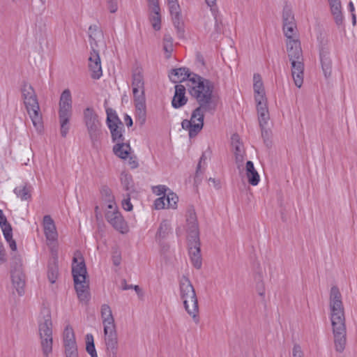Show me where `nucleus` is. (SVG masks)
<instances>
[{"instance_id": "obj_1", "label": "nucleus", "mask_w": 357, "mask_h": 357, "mask_svg": "<svg viewBox=\"0 0 357 357\" xmlns=\"http://www.w3.org/2000/svg\"><path fill=\"white\" fill-rule=\"evenodd\" d=\"M330 310L335 349L342 352L346 344V326L342 295L337 286L331 289Z\"/></svg>"}, {"instance_id": "obj_2", "label": "nucleus", "mask_w": 357, "mask_h": 357, "mask_svg": "<svg viewBox=\"0 0 357 357\" xmlns=\"http://www.w3.org/2000/svg\"><path fill=\"white\" fill-rule=\"evenodd\" d=\"M72 275L78 298L82 302L89 300V284L86 282V267L80 252L75 254L73 259Z\"/></svg>"}, {"instance_id": "obj_3", "label": "nucleus", "mask_w": 357, "mask_h": 357, "mask_svg": "<svg viewBox=\"0 0 357 357\" xmlns=\"http://www.w3.org/2000/svg\"><path fill=\"white\" fill-rule=\"evenodd\" d=\"M101 318L104 326V336L107 352L109 356L116 357L118 350L117 333L112 310L107 304H103L101 306Z\"/></svg>"}, {"instance_id": "obj_4", "label": "nucleus", "mask_w": 357, "mask_h": 357, "mask_svg": "<svg viewBox=\"0 0 357 357\" xmlns=\"http://www.w3.org/2000/svg\"><path fill=\"white\" fill-rule=\"evenodd\" d=\"M21 92L24 106L33 126L37 130H41L43 128L42 114L33 87L27 82H24L21 88Z\"/></svg>"}, {"instance_id": "obj_5", "label": "nucleus", "mask_w": 357, "mask_h": 357, "mask_svg": "<svg viewBox=\"0 0 357 357\" xmlns=\"http://www.w3.org/2000/svg\"><path fill=\"white\" fill-rule=\"evenodd\" d=\"M287 49L291 64V75L294 84L301 88L303 83L304 64L300 42L297 40H289L287 43Z\"/></svg>"}, {"instance_id": "obj_6", "label": "nucleus", "mask_w": 357, "mask_h": 357, "mask_svg": "<svg viewBox=\"0 0 357 357\" xmlns=\"http://www.w3.org/2000/svg\"><path fill=\"white\" fill-rule=\"evenodd\" d=\"M180 296L183 301V305L188 314L191 316L193 321L198 324L199 318L198 317L199 306L198 301L195 288L193 287L189 278L183 276L180 280Z\"/></svg>"}, {"instance_id": "obj_7", "label": "nucleus", "mask_w": 357, "mask_h": 357, "mask_svg": "<svg viewBox=\"0 0 357 357\" xmlns=\"http://www.w3.org/2000/svg\"><path fill=\"white\" fill-rule=\"evenodd\" d=\"M38 331L43 355L47 357L52 351V321L50 311L44 308L38 319Z\"/></svg>"}, {"instance_id": "obj_8", "label": "nucleus", "mask_w": 357, "mask_h": 357, "mask_svg": "<svg viewBox=\"0 0 357 357\" xmlns=\"http://www.w3.org/2000/svg\"><path fill=\"white\" fill-rule=\"evenodd\" d=\"M83 123L93 146H96L102 135V125L98 114L93 107H88L84 109Z\"/></svg>"}, {"instance_id": "obj_9", "label": "nucleus", "mask_w": 357, "mask_h": 357, "mask_svg": "<svg viewBox=\"0 0 357 357\" xmlns=\"http://www.w3.org/2000/svg\"><path fill=\"white\" fill-rule=\"evenodd\" d=\"M188 91L190 95L196 100L202 98L206 92L213 94L214 85L209 79H205L197 74H193L187 84Z\"/></svg>"}, {"instance_id": "obj_10", "label": "nucleus", "mask_w": 357, "mask_h": 357, "mask_svg": "<svg viewBox=\"0 0 357 357\" xmlns=\"http://www.w3.org/2000/svg\"><path fill=\"white\" fill-rule=\"evenodd\" d=\"M135 107L136 118L140 125H144L146 120V105L145 90L132 89Z\"/></svg>"}, {"instance_id": "obj_11", "label": "nucleus", "mask_w": 357, "mask_h": 357, "mask_svg": "<svg viewBox=\"0 0 357 357\" xmlns=\"http://www.w3.org/2000/svg\"><path fill=\"white\" fill-rule=\"evenodd\" d=\"M213 94L210 95L209 92H206L202 98L197 100L199 106L192 112V120L195 119L199 115H204V113L208 112L213 114L215 110L216 105L212 100Z\"/></svg>"}, {"instance_id": "obj_12", "label": "nucleus", "mask_w": 357, "mask_h": 357, "mask_svg": "<svg viewBox=\"0 0 357 357\" xmlns=\"http://www.w3.org/2000/svg\"><path fill=\"white\" fill-rule=\"evenodd\" d=\"M106 220L112 227L121 234H126L128 231V226L121 212H105Z\"/></svg>"}, {"instance_id": "obj_13", "label": "nucleus", "mask_w": 357, "mask_h": 357, "mask_svg": "<svg viewBox=\"0 0 357 357\" xmlns=\"http://www.w3.org/2000/svg\"><path fill=\"white\" fill-rule=\"evenodd\" d=\"M169 13L172 16L173 24L176 29L178 38H182L184 37V23L182 20L181 8L178 3L169 5Z\"/></svg>"}, {"instance_id": "obj_14", "label": "nucleus", "mask_w": 357, "mask_h": 357, "mask_svg": "<svg viewBox=\"0 0 357 357\" xmlns=\"http://www.w3.org/2000/svg\"><path fill=\"white\" fill-rule=\"evenodd\" d=\"M13 260L15 263V269L11 272V280L14 288L20 296L24 293V287L25 285L24 275L17 269V266L20 265V259L19 257L15 256Z\"/></svg>"}, {"instance_id": "obj_15", "label": "nucleus", "mask_w": 357, "mask_h": 357, "mask_svg": "<svg viewBox=\"0 0 357 357\" xmlns=\"http://www.w3.org/2000/svg\"><path fill=\"white\" fill-rule=\"evenodd\" d=\"M89 68L91 72V77L94 79H98L102 75L101 61L99 52L96 49H91V54L89 58Z\"/></svg>"}, {"instance_id": "obj_16", "label": "nucleus", "mask_w": 357, "mask_h": 357, "mask_svg": "<svg viewBox=\"0 0 357 357\" xmlns=\"http://www.w3.org/2000/svg\"><path fill=\"white\" fill-rule=\"evenodd\" d=\"M186 222L188 236L195 238L199 236L197 215L193 207H190L186 213Z\"/></svg>"}, {"instance_id": "obj_17", "label": "nucleus", "mask_w": 357, "mask_h": 357, "mask_svg": "<svg viewBox=\"0 0 357 357\" xmlns=\"http://www.w3.org/2000/svg\"><path fill=\"white\" fill-rule=\"evenodd\" d=\"M44 233L47 241L54 242L57 240L58 234L53 219L50 215L43 217Z\"/></svg>"}, {"instance_id": "obj_18", "label": "nucleus", "mask_w": 357, "mask_h": 357, "mask_svg": "<svg viewBox=\"0 0 357 357\" xmlns=\"http://www.w3.org/2000/svg\"><path fill=\"white\" fill-rule=\"evenodd\" d=\"M174 95L172 100V105L174 109H178L184 106L188 102V98L185 96L186 89L182 84L175 86Z\"/></svg>"}, {"instance_id": "obj_19", "label": "nucleus", "mask_w": 357, "mask_h": 357, "mask_svg": "<svg viewBox=\"0 0 357 357\" xmlns=\"http://www.w3.org/2000/svg\"><path fill=\"white\" fill-rule=\"evenodd\" d=\"M59 114L72 115V96L69 89H65L61 95Z\"/></svg>"}, {"instance_id": "obj_20", "label": "nucleus", "mask_w": 357, "mask_h": 357, "mask_svg": "<svg viewBox=\"0 0 357 357\" xmlns=\"http://www.w3.org/2000/svg\"><path fill=\"white\" fill-rule=\"evenodd\" d=\"M194 73H191L187 68H179L172 69L169 75L170 80L174 83L181 82L188 80L192 77Z\"/></svg>"}, {"instance_id": "obj_21", "label": "nucleus", "mask_w": 357, "mask_h": 357, "mask_svg": "<svg viewBox=\"0 0 357 357\" xmlns=\"http://www.w3.org/2000/svg\"><path fill=\"white\" fill-rule=\"evenodd\" d=\"M254 84H253V90L255 92V102L265 101L267 100L265 96V91L263 84V82L261 80V76L259 74H255L253 77Z\"/></svg>"}, {"instance_id": "obj_22", "label": "nucleus", "mask_w": 357, "mask_h": 357, "mask_svg": "<svg viewBox=\"0 0 357 357\" xmlns=\"http://www.w3.org/2000/svg\"><path fill=\"white\" fill-rule=\"evenodd\" d=\"M256 103L259 126H266L270 119L267 107V100H259V102H257Z\"/></svg>"}, {"instance_id": "obj_23", "label": "nucleus", "mask_w": 357, "mask_h": 357, "mask_svg": "<svg viewBox=\"0 0 357 357\" xmlns=\"http://www.w3.org/2000/svg\"><path fill=\"white\" fill-rule=\"evenodd\" d=\"M331 11L337 25L343 22L344 17L342 13V6L340 0H328Z\"/></svg>"}, {"instance_id": "obj_24", "label": "nucleus", "mask_w": 357, "mask_h": 357, "mask_svg": "<svg viewBox=\"0 0 357 357\" xmlns=\"http://www.w3.org/2000/svg\"><path fill=\"white\" fill-rule=\"evenodd\" d=\"M319 56L323 73L325 77L328 78L331 76L332 72V63L329 57V53L327 50L322 49L320 51Z\"/></svg>"}, {"instance_id": "obj_25", "label": "nucleus", "mask_w": 357, "mask_h": 357, "mask_svg": "<svg viewBox=\"0 0 357 357\" xmlns=\"http://www.w3.org/2000/svg\"><path fill=\"white\" fill-rule=\"evenodd\" d=\"M13 192L22 201H29L31 199L32 187L27 183L17 186Z\"/></svg>"}, {"instance_id": "obj_26", "label": "nucleus", "mask_w": 357, "mask_h": 357, "mask_svg": "<svg viewBox=\"0 0 357 357\" xmlns=\"http://www.w3.org/2000/svg\"><path fill=\"white\" fill-rule=\"evenodd\" d=\"M107 127L110 131L113 142L116 144L125 141V137L123 136L124 126L123 123L122 126L119 124H110Z\"/></svg>"}, {"instance_id": "obj_27", "label": "nucleus", "mask_w": 357, "mask_h": 357, "mask_svg": "<svg viewBox=\"0 0 357 357\" xmlns=\"http://www.w3.org/2000/svg\"><path fill=\"white\" fill-rule=\"evenodd\" d=\"M130 146L129 143L124 142L116 143L113 146L114 153L121 159H126L128 158L130 151Z\"/></svg>"}, {"instance_id": "obj_28", "label": "nucleus", "mask_w": 357, "mask_h": 357, "mask_svg": "<svg viewBox=\"0 0 357 357\" xmlns=\"http://www.w3.org/2000/svg\"><path fill=\"white\" fill-rule=\"evenodd\" d=\"M231 145L234 148V155L236 162L243 160V145L240 142V137L238 134H233L231 136Z\"/></svg>"}, {"instance_id": "obj_29", "label": "nucleus", "mask_w": 357, "mask_h": 357, "mask_svg": "<svg viewBox=\"0 0 357 357\" xmlns=\"http://www.w3.org/2000/svg\"><path fill=\"white\" fill-rule=\"evenodd\" d=\"M59 275V267L57 264V257H53L50 260L47 266V278L49 281L54 284Z\"/></svg>"}, {"instance_id": "obj_30", "label": "nucleus", "mask_w": 357, "mask_h": 357, "mask_svg": "<svg viewBox=\"0 0 357 357\" xmlns=\"http://www.w3.org/2000/svg\"><path fill=\"white\" fill-rule=\"evenodd\" d=\"M132 89L145 90L144 79L140 70L136 69L132 74Z\"/></svg>"}, {"instance_id": "obj_31", "label": "nucleus", "mask_w": 357, "mask_h": 357, "mask_svg": "<svg viewBox=\"0 0 357 357\" xmlns=\"http://www.w3.org/2000/svg\"><path fill=\"white\" fill-rule=\"evenodd\" d=\"M188 252L189 256H196L201 255V250H200V240L199 236H197V239L195 238H191L188 236Z\"/></svg>"}, {"instance_id": "obj_32", "label": "nucleus", "mask_w": 357, "mask_h": 357, "mask_svg": "<svg viewBox=\"0 0 357 357\" xmlns=\"http://www.w3.org/2000/svg\"><path fill=\"white\" fill-rule=\"evenodd\" d=\"M197 120L198 121L199 123H195V119H193V121L192 122L191 124V128L188 133L190 138H193L196 137L203 128L204 115H199V116H197Z\"/></svg>"}, {"instance_id": "obj_33", "label": "nucleus", "mask_w": 357, "mask_h": 357, "mask_svg": "<svg viewBox=\"0 0 357 357\" xmlns=\"http://www.w3.org/2000/svg\"><path fill=\"white\" fill-rule=\"evenodd\" d=\"M100 36L101 33L96 25H91L89 26V37L91 49H96L98 47L97 39Z\"/></svg>"}, {"instance_id": "obj_34", "label": "nucleus", "mask_w": 357, "mask_h": 357, "mask_svg": "<svg viewBox=\"0 0 357 357\" xmlns=\"http://www.w3.org/2000/svg\"><path fill=\"white\" fill-rule=\"evenodd\" d=\"M71 115L59 114V121L61 124V135L63 137H66L69 129V121Z\"/></svg>"}, {"instance_id": "obj_35", "label": "nucleus", "mask_w": 357, "mask_h": 357, "mask_svg": "<svg viewBox=\"0 0 357 357\" xmlns=\"http://www.w3.org/2000/svg\"><path fill=\"white\" fill-rule=\"evenodd\" d=\"M149 20L151 23L153 28L155 31H159L161 29L160 10H151Z\"/></svg>"}, {"instance_id": "obj_36", "label": "nucleus", "mask_w": 357, "mask_h": 357, "mask_svg": "<svg viewBox=\"0 0 357 357\" xmlns=\"http://www.w3.org/2000/svg\"><path fill=\"white\" fill-rule=\"evenodd\" d=\"M76 344V341L73 329L70 326H67L63 331V344L64 346H70V344Z\"/></svg>"}, {"instance_id": "obj_37", "label": "nucleus", "mask_w": 357, "mask_h": 357, "mask_svg": "<svg viewBox=\"0 0 357 357\" xmlns=\"http://www.w3.org/2000/svg\"><path fill=\"white\" fill-rule=\"evenodd\" d=\"M107 113V119H106V123L107 126H109V125L112 124H119L122 126V121L119 118L115 110L108 108L106 109Z\"/></svg>"}, {"instance_id": "obj_38", "label": "nucleus", "mask_w": 357, "mask_h": 357, "mask_svg": "<svg viewBox=\"0 0 357 357\" xmlns=\"http://www.w3.org/2000/svg\"><path fill=\"white\" fill-rule=\"evenodd\" d=\"M171 231V227L166 220H162L156 234V238H165Z\"/></svg>"}, {"instance_id": "obj_39", "label": "nucleus", "mask_w": 357, "mask_h": 357, "mask_svg": "<svg viewBox=\"0 0 357 357\" xmlns=\"http://www.w3.org/2000/svg\"><path fill=\"white\" fill-rule=\"evenodd\" d=\"M101 198L105 202H112L115 200V197L112 190L107 185H102L100 188Z\"/></svg>"}, {"instance_id": "obj_40", "label": "nucleus", "mask_w": 357, "mask_h": 357, "mask_svg": "<svg viewBox=\"0 0 357 357\" xmlns=\"http://www.w3.org/2000/svg\"><path fill=\"white\" fill-rule=\"evenodd\" d=\"M86 351L91 355V357H98L97 352L95 348L93 342V337L91 334L89 333L86 335Z\"/></svg>"}, {"instance_id": "obj_41", "label": "nucleus", "mask_w": 357, "mask_h": 357, "mask_svg": "<svg viewBox=\"0 0 357 357\" xmlns=\"http://www.w3.org/2000/svg\"><path fill=\"white\" fill-rule=\"evenodd\" d=\"M178 201V196L172 192H169L165 195V202L167 208L175 209L177 207V202Z\"/></svg>"}, {"instance_id": "obj_42", "label": "nucleus", "mask_w": 357, "mask_h": 357, "mask_svg": "<svg viewBox=\"0 0 357 357\" xmlns=\"http://www.w3.org/2000/svg\"><path fill=\"white\" fill-rule=\"evenodd\" d=\"M283 24L295 23L294 16L292 13L291 10L285 6L283 9L282 13Z\"/></svg>"}, {"instance_id": "obj_43", "label": "nucleus", "mask_w": 357, "mask_h": 357, "mask_svg": "<svg viewBox=\"0 0 357 357\" xmlns=\"http://www.w3.org/2000/svg\"><path fill=\"white\" fill-rule=\"evenodd\" d=\"M296 28V23L283 24V31L287 38L291 40L294 34V29Z\"/></svg>"}, {"instance_id": "obj_44", "label": "nucleus", "mask_w": 357, "mask_h": 357, "mask_svg": "<svg viewBox=\"0 0 357 357\" xmlns=\"http://www.w3.org/2000/svg\"><path fill=\"white\" fill-rule=\"evenodd\" d=\"M0 227L2 230L6 241H8L13 238V229L11 225L9 222L0 226Z\"/></svg>"}, {"instance_id": "obj_45", "label": "nucleus", "mask_w": 357, "mask_h": 357, "mask_svg": "<svg viewBox=\"0 0 357 357\" xmlns=\"http://www.w3.org/2000/svg\"><path fill=\"white\" fill-rule=\"evenodd\" d=\"M248 183L252 185H257L259 182V175L257 170L246 174Z\"/></svg>"}, {"instance_id": "obj_46", "label": "nucleus", "mask_w": 357, "mask_h": 357, "mask_svg": "<svg viewBox=\"0 0 357 357\" xmlns=\"http://www.w3.org/2000/svg\"><path fill=\"white\" fill-rule=\"evenodd\" d=\"M205 159H206L205 155L203 153L199 159V163L197 167L195 176V183H199L202 181L201 176L202 174V172L201 171V164H202V161L205 160Z\"/></svg>"}, {"instance_id": "obj_47", "label": "nucleus", "mask_w": 357, "mask_h": 357, "mask_svg": "<svg viewBox=\"0 0 357 357\" xmlns=\"http://www.w3.org/2000/svg\"><path fill=\"white\" fill-rule=\"evenodd\" d=\"M121 181L126 190H129L132 184V176L128 174H122L121 176Z\"/></svg>"}, {"instance_id": "obj_48", "label": "nucleus", "mask_w": 357, "mask_h": 357, "mask_svg": "<svg viewBox=\"0 0 357 357\" xmlns=\"http://www.w3.org/2000/svg\"><path fill=\"white\" fill-rule=\"evenodd\" d=\"M260 128L264 142L266 146L268 147L271 144V142L270 140V131L266 129V126H261Z\"/></svg>"}, {"instance_id": "obj_49", "label": "nucleus", "mask_w": 357, "mask_h": 357, "mask_svg": "<svg viewBox=\"0 0 357 357\" xmlns=\"http://www.w3.org/2000/svg\"><path fill=\"white\" fill-rule=\"evenodd\" d=\"M190 261L193 265V266L197 269H200L202 266V255H196L190 257Z\"/></svg>"}, {"instance_id": "obj_50", "label": "nucleus", "mask_w": 357, "mask_h": 357, "mask_svg": "<svg viewBox=\"0 0 357 357\" xmlns=\"http://www.w3.org/2000/svg\"><path fill=\"white\" fill-rule=\"evenodd\" d=\"M155 208L157 210L162 209L167 207L165 202V195L156 199L154 202Z\"/></svg>"}, {"instance_id": "obj_51", "label": "nucleus", "mask_w": 357, "mask_h": 357, "mask_svg": "<svg viewBox=\"0 0 357 357\" xmlns=\"http://www.w3.org/2000/svg\"><path fill=\"white\" fill-rule=\"evenodd\" d=\"M121 205L123 209L127 211H130L132 210L133 206L130 202V197L129 194H127V197L122 200Z\"/></svg>"}, {"instance_id": "obj_52", "label": "nucleus", "mask_w": 357, "mask_h": 357, "mask_svg": "<svg viewBox=\"0 0 357 357\" xmlns=\"http://www.w3.org/2000/svg\"><path fill=\"white\" fill-rule=\"evenodd\" d=\"M107 8L110 13H114L118 9V5L116 0H107Z\"/></svg>"}, {"instance_id": "obj_53", "label": "nucleus", "mask_w": 357, "mask_h": 357, "mask_svg": "<svg viewBox=\"0 0 357 357\" xmlns=\"http://www.w3.org/2000/svg\"><path fill=\"white\" fill-rule=\"evenodd\" d=\"M7 261L6 252L3 243L0 241V264H3Z\"/></svg>"}, {"instance_id": "obj_54", "label": "nucleus", "mask_w": 357, "mask_h": 357, "mask_svg": "<svg viewBox=\"0 0 357 357\" xmlns=\"http://www.w3.org/2000/svg\"><path fill=\"white\" fill-rule=\"evenodd\" d=\"M107 209L105 212H119L118 206L116 203V200H113L112 202H107Z\"/></svg>"}, {"instance_id": "obj_55", "label": "nucleus", "mask_w": 357, "mask_h": 357, "mask_svg": "<svg viewBox=\"0 0 357 357\" xmlns=\"http://www.w3.org/2000/svg\"><path fill=\"white\" fill-rule=\"evenodd\" d=\"M293 357H303V354L301 347L298 344H295L292 351Z\"/></svg>"}, {"instance_id": "obj_56", "label": "nucleus", "mask_w": 357, "mask_h": 357, "mask_svg": "<svg viewBox=\"0 0 357 357\" xmlns=\"http://www.w3.org/2000/svg\"><path fill=\"white\" fill-rule=\"evenodd\" d=\"M151 10H160L158 0H148Z\"/></svg>"}, {"instance_id": "obj_57", "label": "nucleus", "mask_w": 357, "mask_h": 357, "mask_svg": "<svg viewBox=\"0 0 357 357\" xmlns=\"http://www.w3.org/2000/svg\"><path fill=\"white\" fill-rule=\"evenodd\" d=\"M192 121H193V120H192V117L190 118V120H188V119L183 120V121L181 122L182 128L190 131Z\"/></svg>"}, {"instance_id": "obj_58", "label": "nucleus", "mask_w": 357, "mask_h": 357, "mask_svg": "<svg viewBox=\"0 0 357 357\" xmlns=\"http://www.w3.org/2000/svg\"><path fill=\"white\" fill-rule=\"evenodd\" d=\"M128 165L130 166L132 169H135L138 167V162L135 156L129 157Z\"/></svg>"}, {"instance_id": "obj_59", "label": "nucleus", "mask_w": 357, "mask_h": 357, "mask_svg": "<svg viewBox=\"0 0 357 357\" xmlns=\"http://www.w3.org/2000/svg\"><path fill=\"white\" fill-rule=\"evenodd\" d=\"M65 347V354H68L69 352H75V351H77V344H70V345H66L64 346Z\"/></svg>"}, {"instance_id": "obj_60", "label": "nucleus", "mask_w": 357, "mask_h": 357, "mask_svg": "<svg viewBox=\"0 0 357 357\" xmlns=\"http://www.w3.org/2000/svg\"><path fill=\"white\" fill-rule=\"evenodd\" d=\"M258 294L260 296L264 297L265 295V289L263 282L258 283L257 285Z\"/></svg>"}, {"instance_id": "obj_61", "label": "nucleus", "mask_w": 357, "mask_h": 357, "mask_svg": "<svg viewBox=\"0 0 357 357\" xmlns=\"http://www.w3.org/2000/svg\"><path fill=\"white\" fill-rule=\"evenodd\" d=\"M163 49L168 54L167 57H170L172 52L173 51V45L171 44H164Z\"/></svg>"}, {"instance_id": "obj_62", "label": "nucleus", "mask_w": 357, "mask_h": 357, "mask_svg": "<svg viewBox=\"0 0 357 357\" xmlns=\"http://www.w3.org/2000/svg\"><path fill=\"white\" fill-rule=\"evenodd\" d=\"M112 261H113L114 265H115L116 266L121 264V256L118 252H116L112 256Z\"/></svg>"}, {"instance_id": "obj_63", "label": "nucleus", "mask_w": 357, "mask_h": 357, "mask_svg": "<svg viewBox=\"0 0 357 357\" xmlns=\"http://www.w3.org/2000/svg\"><path fill=\"white\" fill-rule=\"evenodd\" d=\"M245 169H246V174L255 170L254 164L252 161L249 160L246 162Z\"/></svg>"}, {"instance_id": "obj_64", "label": "nucleus", "mask_w": 357, "mask_h": 357, "mask_svg": "<svg viewBox=\"0 0 357 357\" xmlns=\"http://www.w3.org/2000/svg\"><path fill=\"white\" fill-rule=\"evenodd\" d=\"M124 121H125V123L126 125L130 128L132 126L133 124V122H132V118L130 117V116H129L128 114H125V116H124Z\"/></svg>"}]
</instances>
